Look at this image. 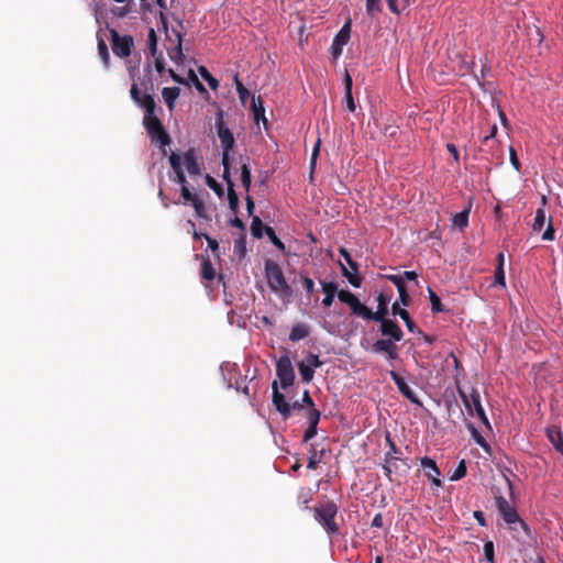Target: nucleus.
<instances>
[{
    "mask_svg": "<svg viewBox=\"0 0 563 563\" xmlns=\"http://www.w3.org/2000/svg\"><path fill=\"white\" fill-rule=\"evenodd\" d=\"M265 277L268 287L273 292L277 294L283 300H289L292 297V288L287 283L282 266L273 261L265 262Z\"/></svg>",
    "mask_w": 563,
    "mask_h": 563,
    "instance_id": "obj_1",
    "label": "nucleus"
},
{
    "mask_svg": "<svg viewBox=\"0 0 563 563\" xmlns=\"http://www.w3.org/2000/svg\"><path fill=\"white\" fill-rule=\"evenodd\" d=\"M198 71L212 90H216L219 87L218 79H216L205 66H199Z\"/></svg>",
    "mask_w": 563,
    "mask_h": 563,
    "instance_id": "obj_39",
    "label": "nucleus"
},
{
    "mask_svg": "<svg viewBox=\"0 0 563 563\" xmlns=\"http://www.w3.org/2000/svg\"><path fill=\"white\" fill-rule=\"evenodd\" d=\"M130 96L134 103L144 110L143 125L145 129L161 122L156 114V102L151 93L141 95L139 85L133 82L130 89Z\"/></svg>",
    "mask_w": 563,
    "mask_h": 563,
    "instance_id": "obj_2",
    "label": "nucleus"
},
{
    "mask_svg": "<svg viewBox=\"0 0 563 563\" xmlns=\"http://www.w3.org/2000/svg\"><path fill=\"white\" fill-rule=\"evenodd\" d=\"M155 62V68L157 70V73H163L165 70V62H164V57H163V54L159 53V54H156L155 57H154Z\"/></svg>",
    "mask_w": 563,
    "mask_h": 563,
    "instance_id": "obj_61",
    "label": "nucleus"
},
{
    "mask_svg": "<svg viewBox=\"0 0 563 563\" xmlns=\"http://www.w3.org/2000/svg\"><path fill=\"white\" fill-rule=\"evenodd\" d=\"M314 519L323 527L329 536L339 534L340 528L335 521L338 515V506L334 501L329 500L324 504L314 506Z\"/></svg>",
    "mask_w": 563,
    "mask_h": 563,
    "instance_id": "obj_3",
    "label": "nucleus"
},
{
    "mask_svg": "<svg viewBox=\"0 0 563 563\" xmlns=\"http://www.w3.org/2000/svg\"><path fill=\"white\" fill-rule=\"evenodd\" d=\"M98 54L104 65L106 68L110 65V54L108 49V45L102 38H98Z\"/></svg>",
    "mask_w": 563,
    "mask_h": 563,
    "instance_id": "obj_37",
    "label": "nucleus"
},
{
    "mask_svg": "<svg viewBox=\"0 0 563 563\" xmlns=\"http://www.w3.org/2000/svg\"><path fill=\"white\" fill-rule=\"evenodd\" d=\"M252 175L251 169L246 163L241 166V183L246 191L251 188Z\"/></svg>",
    "mask_w": 563,
    "mask_h": 563,
    "instance_id": "obj_41",
    "label": "nucleus"
},
{
    "mask_svg": "<svg viewBox=\"0 0 563 563\" xmlns=\"http://www.w3.org/2000/svg\"><path fill=\"white\" fill-rule=\"evenodd\" d=\"M385 441H386L389 450L384 455L383 470H384L385 476L389 479V482H393V477H391L393 466L395 465L396 461H402V460L398 456V453H399L398 449L396 446V443L391 439V435L389 432L386 433Z\"/></svg>",
    "mask_w": 563,
    "mask_h": 563,
    "instance_id": "obj_10",
    "label": "nucleus"
},
{
    "mask_svg": "<svg viewBox=\"0 0 563 563\" xmlns=\"http://www.w3.org/2000/svg\"><path fill=\"white\" fill-rule=\"evenodd\" d=\"M234 84L236 87L239 98L244 103L246 101V98L250 96V91L244 87L242 81L239 79V74L234 75Z\"/></svg>",
    "mask_w": 563,
    "mask_h": 563,
    "instance_id": "obj_46",
    "label": "nucleus"
},
{
    "mask_svg": "<svg viewBox=\"0 0 563 563\" xmlns=\"http://www.w3.org/2000/svg\"><path fill=\"white\" fill-rule=\"evenodd\" d=\"M265 233L267 235V238L269 239V241L273 243L274 246H276L279 251L282 252H285L286 251V246L285 244L280 241V239L276 235L275 231L273 228L271 227H265Z\"/></svg>",
    "mask_w": 563,
    "mask_h": 563,
    "instance_id": "obj_42",
    "label": "nucleus"
},
{
    "mask_svg": "<svg viewBox=\"0 0 563 563\" xmlns=\"http://www.w3.org/2000/svg\"><path fill=\"white\" fill-rule=\"evenodd\" d=\"M338 298L351 308L352 314L371 320V309L362 303L353 292L347 289H341L338 292Z\"/></svg>",
    "mask_w": 563,
    "mask_h": 563,
    "instance_id": "obj_6",
    "label": "nucleus"
},
{
    "mask_svg": "<svg viewBox=\"0 0 563 563\" xmlns=\"http://www.w3.org/2000/svg\"><path fill=\"white\" fill-rule=\"evenodd\" d=\"M389 376L394 380V383L397 385L399 393L404 397H406L412 404L421 406V401L419 400L417 395L413 393V390L410 388V386L406 383V380L397 372L390 371Z\"/></svg>",
    "mask_w": 563,
    "mask_h": 563,
    "instance_id": "obj_15",
    "label": "nucleus"
},
{
    "mask_svg": "<svg viewBox=\"0 0 563 563\" xmlns=\"http://www.w3.org/2000/svg\"><path fill=\"white\" fill-rule=\"evenodd\" d=\"M192 208L195 209L196 216L200 219L210 220L207 214L206 207L202 200L196 198L195 201L191 202Z\"/></svg>",
    "mask_w": 563,
    "mask_h": 563,
    "instance_id": "obj_45",
    "label": "nucleus"
},
{
    "mask_svg": "<svg viewBox=\"0 0 563 563\" xmlns=\"http://www.w3.org/2000/svg\"><path fill=\"white\" fill-rule=\"evenodd\" d=\"M352 87H353V80L349 71H345L344 77V101H345V108L350 112H354L356 109V104L353 99L352 95Z\"/></svg>",
    "mask_w": 563,
    "mask_h": 563,
    "instance_id": "obj_22",
    "label": "nucleus"
},
{
    "mask_svg": "<svg viewBox=\"0 0 563 563\" xmlns=\"http://www.w3.org/2000/svg\"><path fill=\"white\" fill-rule=\"evenodd\" d=\"M251 109H252V112H253L254 120L256 122H260L262 120L264 125H266L267 124V120L265 118L264 101H263V99L260 96L256 97V98L253 96Z\"/></svg>",
    "mask_w": 563,
    "mask_h": 563,
    "instance_id": "obj_27",
    "label": "nucleus"
},
{
    "mask_svg": "<svg viewBox=\"0 0 563 563\" xmlns=\"http://www.w3.org/2000/svg\"><path fill=\"white\" fill-rule=\"evenodd\" d=\"M145 130H146L148 136L151 137V140L153 142H156L157 144H159L162 153H163V155H165L166 146H168L170 144L172 139H170L169 134L167 133V131L165 130L162 121L156 124H153L151 126H147Z\"/></svg>",
    "mask_w": 563,
    "mask_h": 563,
    "instance_id": "obj_13",
    "label": "nucleus"
},
{
    "mask_svg": "<svg viewBox=\"0 0 563 563\" xmlns=\"http://www.w3.org/2000/svg\"><path fill=\"white\" fill-rule=\"evenodd\" d=\"M421 466L424 470L426 476L431 481L434 486H441L440 475L441 472L434 460L424 456L420 460Z\"/></svg>",
    "mask_w": 563,
    "mask_h": 563,
    "instance_id": "obj_17",
    "label": "nucleus"
},
{
    "mask_svg": "<svg viewBox=\"0 0 563 563\" xmlns=\"http://www.w3.org/2000/svg\"><path fill=\"white\" fill-rule=\"evenodd\" d=\"M428 290L432 312L438 313L444 311L440 297L431 288H429Z\"/></svg>",
    "mask_w": 563,
    "mask_h": 563,
    "instance_id": "obj_44",
    "label": "nucleus"
},
{
    "mask_svg": "<svg viewBox=\"0 0 563 563\" xmlns=\"http://www.w3.org/2000/svg\"><path fill=\"white\" fill-rule=\"evenodd\" d=\"M351 36V20L349 19L338 34L334 36L331 45V54L334 58L340 56L343 51V46L347 44Z\"/></svg>",
    "mask_w": 563,
    "mask_h": 563,
    "instance_id": "obj_14",
    "label": "nucleus"
},
{
    "mask_svg": "<svg viewBox=\"0 0 563 563\" xmlns=\"http://www.w3.org/2000/svg\"><path fill=\"white\" fill-rule=\"evenodd\" d=\"M169 164L176 175V181L183 187L187 185V179L181 166V157L179 154L172 152L169 155Z\"/></svg>",
    "mask_w": 563,
    "mask_h": 563,
    "instance_id": "obj_19",
    "label": "nucleus"
},
{
    "mask_svg": "<svg viewBox=\"0 0 563 563\" xmlns=\"http://www.w3.org/2000/svg\"><path fill=\"white\" fill-rule=\"evenodd\" d=\"M320 461L321 457L318 456V453L316 451H313L308 459V468L316 470Z\"/></svg>",
    "mask_w": 563,
    "mask_h": 563,
    "instance_id": "obj_60",
    "label": "nucleus"
},
{
    "mask_svg": "<svg viewBox=\"0 0 563 563\" xmlns=\"http://www.w3.org/2000/svg\"><path fill=\"white\" fill-rule=\"evenodd\" d=\"M302 286L307 292L308 296H311L314 292V283L313 280L306 276L301 275Z\"/></svg>",
    "mask_w": 563,
    "mask_h": 563,
    "instance_id": "obj_54",
    "label": "nucleus"
},
{
    "mask_svg": "<svg viewBox=\"0 0 563 563\" xmlns=\"http://www.w3.org/2000/svg\"><path fill=\"white\" fill-rule=\"evenodd\" d=\"M272 402L276 411H278L285 420L289 419L291 416V406L286 400V397L283 393L279 391L278 382L274 380L272 383Z\"/></svg>",
    "mask_w": 563,
    "mask_h": 563,
    "instance_id": "obj_11",
    "label": "nucleus"
},
{
    "mask_svg": "<svg viewBox=\"0 0 563 563\" xmlns=\"http://www.w3.org/2000/svg\"><path fill=\"white\" fill-rule=\"evenodd\" d=\"M228 186V200L229 206L232 211H236L239 208V196L234 189V183L232 181H225Z\"/></svg>",
    "mask_w": 563,
    "mask_h": 563,
    "instance_id": "obj_33",
    "label": "nucleus"
},
{
    "mask_svg": "<svg viewBox=\"0 0 563 563\" xmlns=\"http://www.w3.org/2000/svg\"><path fill=\"white\" fill-rule=\"evenodd\" d=\"M308 335H309L308 325L305 323H298L292 327L290 334H289V340L291 342H297L299 340L307 338Z\"/></svg>",
    "mask_w": 563,
    "mask_h": 563,
    "instance_id": "obj_29",
    "label": "nucleus"
},
{
    "mask_svg": "<svg viewBox=\"0 0 563 563\" xmlns=\"http://www.w3.org/2000/svg\"><path fill=\"white\" fill-rule=\"evenodd\" d=\"M217 133L221 142L222 150H232L234 146V136L231 130L223 122V112L219 110L216 118Z\"/></svg>",
    "mask_w": 563,
    "mask_h": 563,
    "instance_id": "obj_12",
    "label": "nucleus"
},
{
    "mask_svg": "<svg viewBox=\"0 0 563 563\" xmlns=\"http://www.w3.org/2000/svg\"><path fill=\"white\" fill-rule=\"evenodd\" d=\"M206 184L211 188L219 198L224 194L222 186L210 175L206 176Z\"/></svg>",
    "mask_w": 563,
    "mask_h": 563,
    "instance_id": "obj_50",
    "label": "nucleus"
},
{
    "mask_svg": "<svg viewBox=\"0 0 563 563\" xmlns=\"http://www.w3.org/2000/svg\"><path fill=\"white\" fill-rule=\"evenodd\" d=\"M509 157H510V163H511L512 167L517 172H519L521 165H520L519 158L517 156V152H516V150L512 146L509 147Z\"/></svg>",
    "mask_w": 563,
    "mask_h": 563,
    "instance_id": "obj_59",
    "label": "nucleus"
},
{
    "mask_svg": "<svg viewBox=\"0 0 563 563\" xmlns=\"http://www.w3.org/2000/svg\"><path fill=\"white\" fill-rule=\"evenodd\" d=\"M547 216L543 208H538L534 216V221L532 224V230L534 232H540L545 223Z\"/></svg>",
    "mask_w": 563,
    "mask_h": 563,
    "instance_id": "obj_38",
    "label": "nucleus"
},
{
    "mask_svg": "<svg viewBox=\"0 0 563 563\" xmlns=\"http://www.w3.org/2000/svg\"><path fill=\"white\" fill-rule=\"evenodd\" d=\"M388 9L395 13L400 14V12L407 7L401 5V0H386Z\"/></svg>",
    "mask_w": 563,
    "mask_h": 563,
    "instance_id": "obj_55",
    "label": "nucleus"
},
{
    "mask_svg": "<svg viewBox=\"0 0 563 563\" xmlns=\"http://www.w3.org/2000/svg\"><path fill=\"white\" fill-rule=\"evenodd\" d=\"M457 393L465 406V408L467 409V411L472 415L473 413V410L472 408L474 407V410L476 412V416L478 417V419L485 424V426H488L489 427V421H488V418L485 413V410L482 406V402H481V396H479V393L476 390V389H472L471 394L467 395L461 387H457Z\"/></svg>",
    "mask_w": 563,
    "mask_h": 563,
    "instance_id": "obj_4",
    "label": "nucleus"
},
{
    "mask_svg": "<svg viewBox=\"0 0 563 563\" xmlns=\"http://www.w3.org/2000/svg\"><path fill=\"white\" fill-rule=\"evenodd\" d=\"M547 438L554 449L563 455V433L561 428L552 426L545 430Z\"/></svg>",
    "mask_w": 563,
    "mask_h": 563,
    "instance_id": "obj_21",
    "label": "nucleus"
},
{
    "mask_svg": "<svg viewBox=\"0 0 563 563\" xmlns=\"http://www.w3.org/2000/svg\"><path fill=\"white\" fill-rule=\"evenodd\" d=\"M339 252L340 255L346 262V266L350 267L349 269L341 264L342 275L349 280V283L353 287H360L362 284V278L358 275V264L355 261H353L351 254L344 247H341Z\"/></svg>",
    "mask_w": 563,
    "mask_h": 563,
    "instance_id": "obj_9",
    "label": "nucleus"
},
{
    "mask_svg": "<svg viewBox=\"0 0 563 563\" xmlns=\"http://www.w3.org/2000/svg\"><path fill=\"white\" fill-rule=\"evenodd\" d=\"M388 301L389 299L384 294H379L377 296V311L373 312L371 310V320L377 322L386 319V316L388 314Z\"/></svg>",
    "mask_w": 563,
    "mask_h": 563,
    "instance_id": "obj_23",
    "label": "nucleus"
},
{
    "mask_svg": "<svg viewBox=\"0 0 563 563\" xmlns=\"http://www.w3.org/2000/svg\"><path fill=\"white\" fill-rule=\"evenodd\" d=\"M366 12L372 18L382 12L380 0H366Z\"/></svg>",
    "mask_w": 563,
    "mask_h": 563,
    "instance_id": "obj_48",
    "label": "nucleus"
},
{
    "mask_svg": "<svg viewBox=\"0 0 563 563\" xmlns=\"http://www.w3.org/2000/svg\"><path fill=\"white\" fill-rule=\"evenodd\" d=\"M466 473H467V467H466V463L464 460L460 461L457 467L455 468V471L453 472V474L451 475V481H459L463 477L466 476Z\"/></svg>",
    "mask_w": 563,
    "mask_h": 563,
    "instance_id": "obj_49",
    "label": "nucleus"
},
{
    "mask_svg": "<svg viewBox=\"0 0 563 563\" xmlns=\"http://www.w3.org/2000/svg\"><path fill=\"white\" fill-rule=\"evenodd\" d=\"M391 312H393L394 316H399L404 320V322H405V324H406V327H407L409 332H412V333H416V332L420 333L421 332L420 329L412 321L409 312L406 309L400 308L399 302L396 301L393 305Z\"/></svg>",
    "mask_w": 563,
    "mask_h": 563,
    "instance_id": "obj_20",
    "label": "nucleus"
},
{
    "mask_svg": "<svg viewBox=\"0 0 563 563\" xmlns=\"http://www.w3.org/2000/svg\"><path fill=\"white\" fill-rule=\"evenodd\" d=\"M498 265L495 269V280L494 285H499L505 287L506 280H505V271H504V253H499L497 255Z\"/></svg>",
    "mask_w": 563,
    "mask_h": 563,
    "instance_id": "obj_30",
    "label": "nucleus"
},
{
    "mask_svg": "<svg viewBox=\"0 0 563 563\" xmlns=\"http://www.w3.org/2000/svg\"><path fill=\"white\" fill-rule=\"evenodd\" d=\"M554 239H555V229L552 224V218L550 217L549 221H548V227L542 234V240L543 241H553Z\"/></svg>",
    "mask_w": 563,
    "mask_h": 563,
    "instance_id": "obj_52",
    "label": "nucleus"
},
{
    "mask_svg": "<svg viewBox=\"0 0 563 563\" xmlns=\"http://www.w3.org/2000/svg\"><path fill=\"white\" fill-rule=\"evenodd\" d=\"M484 555L489 563H495V550L493 541H486L484 543Z\"/></svg>",
    "mask_w": 563,
    "mask_h": 563,
    "instance_id": "obj_51",
    "label": "nucleus"
},
{
    "mask_svg": "<svg viewBox=\"0 0 563 563\" xmlns=\"http://www.w3.org/2000/svg\"><path fill=\"white\" fill-rule=\"evenodd\" d=\"M201 277L206 280H213L216 277L213 265L208 258H205L201 263Z\"/></svg>",
    "mask_w": 563,
    "mask_h": 563,
    "instance_id": "obj_36",
    "label": "nucleus"
},
{
    "mask_svg": "<svg viewBox=\"0 0 563 563\" xmlns=\"http://www.w3.org/2000/svg\"><path fill=\"white\" fill-rule=\"evenodd\" d=\"M180 89L178 87H165L162 90L163 99L168 107L169 110H173L175 107V102L179 97Z\"/></svg>",
    "mask_w": 563,
    "mask_h": 563,
    "instance_id": "obj_28",
    "label": "nucleus"
},
{
    "mask_svg": "<svg viewBox=\"0 0 563 563\" xmlns=\"http://www.w3.org/2000/svg\"><path fill=\"white\" fill-rule=\"evenodd\" d=\"M263 230H265V225L258 217H253L251 223V233L254 238L261 239L263 236Z\"/></svg>",
    "mask_w": 563,
    "mask_h": 563,
    "instance_id": "obj_43",
    "label": "nucleus"
},
{
    "mask_svg": "<svg viewBox=\"0 0 563 563\" xmlns=\"http://www.w3.org/2000/svg\"><path fill=\"white\" fill-rule=\"evenodd\" d=\"M468 214H470L468 209H465L461 212L453 214V217H452L453 225L459 228L461 231H463L468 224Z\"/></svg>",
    "mask_w": 563,
    "mask_h": 563,
    "instance_id": "obj_32",
    "label": "nucleus"
},
{
    "mask_svg": "<svg viewBox=\"0 0 563 563\" xmlns=\"http://www.w3.org/2000/svg\"><path fill=\"white\" fill-rule=\"evenodd\" d=\"M176 36V44L173 48L168 49V56L172 60L177 64H181L185 60L183 53V34L178 31H174Z\"/></svg>",
    "mask_w": 563,
    "mask_h": 563,
    "instance_id": "obj_24",
    "label": "nucleus"
},
{
    "mask_svg": "<svg viewBox=\"0 0 563 563\" xmlns=\"http://www.w3.org/2000/svg\"><path fill=\"white\" fill-rule=\"evenodd\" d=\"M181 197L183 199L186 201V202H192L196 200V198H198L197 195L192 194L188 186L187 185H184L183 188H181Z\"/></svg>",
    "mask_w": 563,
    "mask_h": 563,
    "instance_id": "obj_58",
    "label": "nucleus"
},
{
    "mask_svg": "<svg viewBox=\"0 0 563 563\" xmlns=\"http://www.w3.org/2000/svg\"><path fill=\"white\" fill-rule=\"evenodd\" d=\"M184 163L189 175L196 176L200 174V166L192 148L184 154Z\"/></svg>",
    "mask_w": 563,
    "mask_h": 563,
    "instance_id": "obj_25",
    "label": "nucleus"
},
{
    "mask_svg": "<svg viewBox=\"0 0 563 563\" xmlns=\"http://www.w3.org/2000/svg\"><path fill=\"white\" fill-rule=\"evenodd\" d=\"M202 235H203V239H206L208 246L212 250V252H217L219 249V243L214 239L209 236L208 234H202Z\"/></svg>",
    "mask_w": 563,
    "mask_h": 563,
    "instance_id": "obj_64",
    "label": "nucleus"
},
{
    "mask_svg": "<svg viewBox=\"0 0 563 563\" xmlns=\"http://www.w3.org/2000/svg\"><path fill=\"white\" fill-rule=\"evenodd\" d=\"M398 294H399V300L400 302L404 305V306H408L409 305V301H410V297H409V294L407 291V288L404 287L401 289L398 290Z\"/></svg>",
    "mask_w": 563,
    "mask_h": 563,
    "instance_id": "obj_63",
    "label": "nucleus"
},
{
    "mask_svg": "<svg viewBox=\"0 0 563 563\" xmlns=\"http://www.w3.org/2000/svg\"><path fill=\"white\" fill-rule=\"evenodd\" d=\"M276 375L283 389H287L294 384L295 372L291 361L287 355L280 356L276 362Z\"/></svg>",
    "mask_w": 563,
    "mask_h": 563,
    "instance_id": "obj_8",
    "label": "nucleus"
},
{
    "mask_svg": "<svg viewBox=\"0 0 563 563\" xmlns=\"http://www.w3.org/2000/svg\"><path fill=\"white\" fill-rule=\"evenodd\" d=\"M472 435L473 438L475 439V441L485 450V451H489V445L487 444V442L485 441V439L481 435V433L474 428L472 427Z\"/></svg>",
    "mask_w": 563,
    "mask_h": 563,
    "instance_id": "obj_57",
    "label": "nucleus"
},
{
    "mask_svg": "<svg viewBox=\"0 0 563 563\" xmlns=\"http://www.w3.org/2000/svg\"><path fill=\"white\" fill-rule=\"evenodd\" d=\"M232 150H222L223 180L232 181L230 176V152Z\"/></svg>",
    "mask_w": 563,
    "mask_h": 563,
    "instance_id": "obj_40",
    "label": "nucleus"
},
{
    "mask_svg": "<svg viewBox=\"0 0 563 563\" xmlns=\"http://www.w3.org/2000/svg\"><path fill=\"white\" fill-rule=\"evenodd\" d=\"M112 51L118 57H129L134 47V40L131 35H120L114 29L110 30Z\"/></svg>",
    "mask_w": 563,
    "mask_h": 563,
    "instance_id": "obj_7",
    "label": "nucleus"
},
{
    "mask_svg": "<svg viewBox=\"0 0 563 563\" xmlns=\"http://www.w3.org/2000/svg\"><path fill=\"white\" fill-rule=\"evenodd\" d=\"M301 402L308 407L307 410L317 409L308 390L303 391Z\"/></svg>",
    "mask_w": 563,
    "mask_h": 563,
    "instance_id": "obj_62",
    "label": "nucleus"
},
{
    "mask_svg": "<svg viewBox=\"0 0 563 563\" xmlns=\"http://www.w3.org/2000/svg\"><path fill=\"white\" fill-rule=\"evenodd\" d=\"M496 507L507 525L518 523L525 531H528L527 523L519 517L515 506H512L505 497H496Z\"/></svg>",
    "mask_w": 563,
    "mask_h": 563,
    "instance_id": "obj_5",
    "label": "nucleus"
},
{
    "mask_svg": "<svg viewBox=\"0 0 563 563\" xmlns=\"http://www.w3.org/2000/svg\"><path fill=\"white\" fill-rule=\"evenodd\" d=\"M395 341L390 339H380L377 340L372 345V352L374 353H387L395 346Z\"/></svg>",
    "mask_w": 563,
    "mask_h": 563,
    "instance_id": "obj_31",
    "label": "nucleus"
},
{
    "mask_svg": "<svg viewBox=\"0 0 563 563\" xmlns=\"http://www.w3.org/2000/svg\"><path fill=\"white\" fill-rule=\"evenodd\" d=\"M298 371L301 376L302 383H310L314 375V369L307 365L305 362L298 363Z\"/></svg>",
    "mask_w": 563,
    "mask_h": 563,
    "instance_id": "obj_35",
    "label": "nucleus"
},
{
    "mask_svg": "<svg viewBox=\"0 0 563 563\" xmlns=\"http://www.w3.org/2000/svg\"><path fill=\"white\" fill-rule=\"evenodd\" d=\"M147 45L150 48V53L153 57L157 54V35L154 29H150L147 35Z\"/></svg>",
    "mask_w": 563,
    "mask_h": 563,
    "instance_id": "obj_47",
    "label": "nucleus"
},
{
    "mask_svg": "<svg viewBox=\"0 0 563 563\" xmlns=\"http://www.w3.org/2000/svg\"><path fill=\"white\" fill-rule=\"evenodd\" d=\"M307 365L310 367L318 368L322 365V362L320 361L319 356L313 353H309L306 357V361H303Z\"/></svg>",
    "mask_w": 563,
    "mask_h": 563,
    "instance_id": "obj_53",
    "label": "nucleus"
},
{
    "mask_svg": "<svg viewBox=\"0 0 563 563\" xmlns=\"http://www.w3.org/2000/svg\"><path fill=\"white\" fill-rule=\"evenodd\" d=\"M144 77L140 79V85L144 88L145 93H150L148 91L153 90L152 68L150 62H147L146 66L144 67Z\"/></svg>",
    "mask_w": 563,
    "mask_h": 563,
    "instance_id": "obj_34",
    "label": "nucleus"
},
{
    "mask_svg": "<svg viewBox=\"0 0 563 563\" xmlns=\"http://www.w3.org/2000/svg\"><path fill=\"white\" fill-rule=\"evenodd\" d=\"M378 322L380 323L379 330L382 335L389 336V339L394 340L395 342H399L402 339L404 332L397 322L387 318Z\"/></svg>",
    "mask_w": 563,
    "mask_h": 563,
    "instance_id": "obj_16",
    "label": "nucleus"
},
{
    "mask_svg": "<svg viewBox=\"0 0 563 563\" xmlns=\"http://www.w3.org/2000/svg\"><path fill=\"white\" fill-rule=\"evenodd\" d=\"M320 417L321 412L319 409L307 410L306 418L309 427L303 433V442H308L317 435Z\"/></svg>",
    "mask_w": 563,
    "mask_h": 563,
    "instance_id": "obj_18",
    "label": "nucleus"
},
{
    "mask_svg": "<svg viewBox=\"0 0 563 563\" xmlns=\"http://www.w3.org/2000/svg\"><path fill=\"white\" fill-rule=\"evenodd\" d=\"M322 291L324 292V298L322 299V305L324 307H331L335 294H338V285L334 282L321 283Z\"/></svg>",
    "mask_w": 563,
    "mask_h": 563,
    "instance_id": "obj_26",
    "label": "nucleus"
},
{
    "mask_svg": "<svg viewBox=\"0 0 563 563\" xmlns=\"http://www.w3.org/2000/svg\"><path fill=\"white\" fill-rule=\"evenodd\" d=\"M386 278L396 286L397 290L406 287L401 275H387Z\"/></svg>",
    "mask_w": 563,
    "mask_h": 563,
    "instance_id": "obj_56",
    "label": "nucleus"
}]
</instances>
